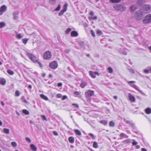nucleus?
<instances>
[{
    "instance_id": "e2e57ef3",
    "label": "nucleus",
    "mask_w": 151,
    "mask_h": 151,
    "mask_svg": "<svg viewBox=\"0 0 151 151\" xmlns=\"http://www.w3.org/2000/svg\"><path fill=\"white\" fill-rule=\"evenodd\" d=\"M62 85V84L61 83H59L58 84V86L59 87H61Z\"/></svg>"
},
{
    "instance_id": "13d9d810",
    "label": "nucleus",
    "mask_w": 151,
    "mask_h": 151,
    "mask_svg": "<svg viewBox=\"0 0 151 151\" xmlns=\"http://www.w3.org/2000/svg\"><path fill=\"white\" fill-rule=\"evenodd\" d=\"M144 71L146 73H149V70H146V69L144 70Z\"/></svg>"
},
{
    "instance_id": "b1692460",
    "label": "nucleus",
    "mask_w": 151,
    "mask_h": 151,
    "mask_svg": "<svg viewBox=\"0 0 151 151\" xmlns=\"http://www.w3.org/2000/svg\"><path fill=\"white\" fill-rule=\"evenodd\" d=\"M22 111L24 114L26 115H28L29 114V111L26 109L22 110Z\"/></svg>"
},
{
    "instance_id": "bf43d9fd",
    "label": "nucleus",
    "mask_w": 151,
    "mask_h": 151,
    "mask_svg": "<svg viewBox=\"0 0 151 151\" xmlns=\"http://www.w3.org/2000/svg\"><path fill=\"white\" fill-rule=\"evenodd\" d=\"M129 71L130 73H134V70L132 69H129Z\"/></svg>"
},
{
    "instance_id": "a18cd8bd",
    "label": "nucleus",
    "mask_w": 151,
    "mask_h": 151,
    "mask_svg": "<svg viewBox=\"0 0 151 151\" xmlns=\"http://www.w3.org/2000/svg\"><path fill=\"white\" fill-rule=\"evenodd\" d=\"M96 32L97 34H98L100 35H101L102 34V32L101 30H97Z\"/></svg>"
},
{
    "instance_id": "8fccbe9b",
    "label": "nucleus",
    "mask_w": 151,
    "mask_h": 151,
    "mask_svg": "<svg viewBox=\"0 0 151 151\" xmlns=\"http://www.w3.org/2000/svg\"><path fill=\"white\" fill-rule=\"evenodd\" d=\"M26 140L28 142L30 143L31 142V141L30 139L28 137H26Z\"/></svg>"
},
{
    "instance_id": "ddd939ff",
    "label": "nucleus",
    "mask_w": 151,
    "mask_h": 151,
    "mask_svg": "<svg viewBox=\"0 0 151 151\" xmlns=\"http://www.w3.org/2000/svg\"><path fill=\"white\" fill-rule=\"evenodd\" d=\"M137 7L136 5H132L130 8V10L131 11L134 12L137 9Z\"/></svg>"
},
{
    "instance_id": "bb28decb",
    "label": "nucleus",
    "mask_w": 151,
    "mask_h": 151,
    "mask_svg": "<svg viewBox=\"0 0 151 151\" xmlns=\"http://www.w3.org/2000/svg\"><path fill=\"white\" fill-rule=\"evenodd\" d=\"M3 131L4 133L8 134L9 133V129L6 128H4L3 129Z\"/></svg>"
},
{
    "instance_id": "72a5a7b5",
    "label": "nucleus",
    "mask_w": 151,
    "mask_h": 151,
    "mask_svg": "<svg viewBox=\"0 0 151 151\" xmlns=\"http://www.w3.org/2000/svg\"><path fill=\"white\" fill-rule=\"evenodd\" d=\"M75 133L78 135H81V132L78 129H76L75 131Z\"/></svg>"
},
{
    "instance_id": "79ce46f5",
    "label": "nucleus",
    "mask_w": 151,
    "mask_h": 151,
    "mask_svg": "<svg viewBox=\"0 0 151 151\" xmlns=\"http://www.w3.org/2000/svg\"><path fill=\"white\" fill-rule=\"evenodd\" d=\"M68 6V4L67 3H65L64 5L63 8V9H65V10L66 11L67 10V7Z\"/></svg>"
},
{
    "instance_id": "4c0bfd02",
    "label": "nucleus",
    "mask_w": 151,
    "mask_h": 151,
    "mask_svg": "<svg viewBox=\"0 0 151 151\" xmlns=\"http://www.w3.org/2000/svg\"><path fill=\"white\" fill-rule=\"evenodd\" d=\"M71 29L70 28H68L65 31V33L66 34H68L69 32L71 31Z\"/></svg>"
},
{
    "instance_id": "423d86ee",
    "label": "nucleus",
    "mask_w": 151,
    "mask_h": 151,
    "mask_svg": "<svg viewBox=\"0 0 151 151\" xmlns=\"http://www.w3.org/2000/svg\"><path fill=\"white\" fill-rule=\"evenodd\" d=\"M52 56L51 52L50 51H46L44 54L43 58L46 60L49 59Z\"/></svg>"
},
{
    "instance_id": "49530a36",
    "label": "nucleus",
    "mask_w": 151,
    "mask_h": 151,
    "mask_svg": "<svg viewBox=\"0 0 151 151\" xmlns=\"http://www.w3.org/2000/svg\"><path fill=\"white\" fill-rule=\"evenodd\" d=\"M61 8L60 5L59 4L58 7L55 9V10L56 11H58L60 10Z\"/></svg>"
},
{
    "instance_id": "c85d7f7f",
    "label": "nucleus",
    "mask_w": 151,
    "mask_h": 151,
    "mask_svg": "<svg viewBox=\"0 0 151 151\" xmlns=\"http://www.w3.org/2000/svg\"><path fill=\"white\" fill-rule=\"evenodd\" d=\"M100 123L104 125H106L107 123V121L105 120H101L100 121Z\"/></svg>"
},
{
    "instance_id": "7c9ffc66",
    "label": "nucleus",
    "mask_w": 151,
    "mask_h": 151,
    "mask_svg": "<svg viewBox=\"0 0 151 151\" xmlns=\"http://www.w3.org/2000/svg\"><path fill=\"white\" fill-rule=\"evenodd\" d=\"M93 147L95 148H97L98 147V144L96 142H94L93 144Z\"/></svg>"
},
{
    "instance_id": "c03bdc74",
    "label": "nucleus",
    "mask_w": 151,
    "mask_h": 151,
    "mask_svg": "<svg viewBox=\"0 0 151 151\" xmlns=\"http://www.w3.org/2000/svg\"><path fill=\"white\" fill-rule=\"evenodd\" d=\"M55 0H50L49 2L52 4H54L55 3Z\"/></svg>"
},
{
    "instance_id": "774afa93",
    "label": "nucleus",
    "mask_w": 151,
    "mask_h": 151,
    "mask_svg": "<svg viewBox=\"0 0 151 151\" xmlns=\"http://www.w3.org/2000/svg\"><path fill=\"white\" fill-rule=\"evenodd\" d=\"M141 151H147V150L146 149L144 148H142L141 149Z\"/></svg>"
},
{
    "instance_id": "dca6fc26",
    "label": "nucleus",
    "mask_w": 151,
    "mask_h": 151,
    "mask_svg": "<svg viewBox=\"0 0 151 151\" xmlns=\"http://www.w3.org/2000/svg\"><path fill=\"white\" fill-rule=\"evenodd\" d=\"M144 0H138L137 3L138 5H141L144 3Z\"/></svg>"
},
{
    "instance_id": "2f4dec72",
    "label": "nucleus",
    "mask_w": 151,
    "mask_h": 151,
    "mask_svg": "<svg viewBox=\"0 0 151 151\" xmlns=\"http://www.w3.org/2000/svg\"><path fill=\"white\" fill-rule=\"evenodd\" d=\"M66 11L65 9H63L59 13V15L60 16H61Z\"/></svg>"
},
{
    "instance_id": "37998d69",
    "label": "nucleus",
    "mask_w": 151,
    "mask_h": 151,
    "mask_svg": "<svg viewBox=\"0 0 151 151\" xmlns=\"http://www.w3.org/2000/svg\"><path fill=\"white\" fill-rule=\"evenodd\" d=\"M91 33L92 35L94 37H95V32L93 31V30H91Z\"/></svg>"
},
{
    "instance_id": "f03ea898",
    "label": "nucleus",
    "mask_w": 151,
    "mask_h": 151,
    "mask_svg": "<svg viewBox=\"0 0 151 151\" xmlns=\"http://www.w3.org/2000/svg\"><path fill=\"white\" fill-rule=\"evenodd\" d=\"M114 8L115 10L121 12H123L125 10L126 8L124 5L116 4L114 5Z\"/></svg>"
},
{
    "instance_id": "2eb2a0df",
    "label": "nucleus",
    "mask_w": 151,
    "mask_h": 151,
    "mask_svg": "<svg viewBox=\"0 0 151 151\" xmlns=\"http://www.w3.org/2000/svg\"><path fill=\"white\" fill-rule=\"evenodd\" d=\"M78 34L77 32L73 31L71 33V36L72 37H76L78 36Z\"/></svg>"
},
{
    "instance_id": "680f3d73",
    "label": "nucleus",
    "mask_w": 151,
    "mask_h": 151,
    "mask_svg": "<svg viewBox=\"0 0 151 151\" xmlns=\"http://www.w3.org/2000/svg\"><path fill=\"white\" fill-rule=\"evenodd\" d=\"M57 96L58 98H60L61 97V95L60 94H58Z\"/></svg>"
},
{
    "instance_id": "338daca9",
    "label": "nucleus",
    "mask_w": 151,
    "mask_h": 151,
    "mask_svg": "<svg viewBox=\"0 0 151 151\" xmlns=\"http://www.w3.org/2000/svg\"><path fill=\"white\" fill-rule=\"evenodd\" d=\"M94 73H95V75H96L98 76H100V75H99V74L97 72H94Z\"/></svg>"
},
{
    "instance_id": "4be33fe9",
    "label": "nucleus",
    "mask_w": 151,
    "mask_h": 151,
    "mask_svg": "<svg viewBox=\"0 0 151 151\" xmlns=\"http://www.w3.org/2000/svg\"><path fill=\"white\" fill-rule=\"evenodd\" d=\"M145 113L147 114H149L151 113V109L148 108L145 109Z\"/></svg>"
},
{
    "instance_id": "9b49d317",
    "label": "nucleus",
    "mask_w": 151,
    "mask_h": 151,
    "mask_svg": "<svg viewBox=\"0 0 151 151\" xmlns=\"http://www.w3.org/2000/svg\"><path fill=\"white\" fill-rule=\"evenodd\" d=\"M6 9V7L5 5L2 6L0 8V15L2 14V12L5 11Z\"/></svg>"
},
{
    "instance_id": "864d4df0",
    "label": "nucleus",
    "mask_w": 151,
    "mask_h": 151,
    "mask_svg": "<svg viewBox=\"0 0 151 151\" xmlns=\"http://www.w3.org/2000/svg\"><path fill=\"white\" fill-rule=\"evenodd\" d=\"M72 105L74 106L76 108H78L79 107L78 105L77 104H72Z\"/></svg>"
},
{
    "instance_id": "0eeeda50",
    "label": "nucleus",
    "mask_w": 151,
    "mask_h": 151,
    "mask_svg": "<svg viewBox=\"0 0 151 151\" xmlns=\"http://www.w3.org/2000/svg\"><path fill=\"white\" fill-rule=\"evenodd\" d=\"M50 66L51 68L52 69H55L57 68L58 66V64L56 61H54L50 64Z\"/></svg>"
},
{
    "instance_id": "a878e982",
    "label": "nucleus",
    "mask_w": 151,
    "mask_h": 151,
    "mask_svg": "<svg viewBox=\"0 0 151 151\" xmlns=\"http://www.w3.org/2000/svg\"><path fill=\"white\" fill-rule=\"evenodd\" d=\"M150 8V6L149 5H145V10L147 12Z\"/></svg>"
},
{
    "instance_id": "f704fd0d",
    "label": "nucleus",
    "mask_w": 151,
    "mask_h": 151,
    "mask_svg": "<svg viewBox=\"0 0 151 151\" xmlns=\"http://www.w3.org/2000/svg\"><path fill=\"white\" fill-rule=\"evenodd\" d=\"M7 72L9 74L11 75H13L14 74V72L13 71L10 70L9 69L7 70Z\"/></svg>"
},
{
    "instance_id": "6ab92c4d",
    "label": "nucleus",
    "mask_w": 151,
    "mask_h": 151,
    "mask_svg": "<svg viewBox=\"0 0 151 151\" xmlns=\"http://www.w3.org/2000/svg\"><path fill=\"white\" fill-rule=\"evenodd\" d=\"M89 73L91 76L93 78H95L96 77L95 75L94 72H93L92 71H89Z\"/></svg>"
},
{
    "instance_id": "cd10ccee",
    "label": "nucleus",
    "mask_w": 151,
    "mask_h": 151,
    "mask_svg": "<svg viewBox=\"0 0 151 151\" xmlns=\"http://www.w3.org/2000/svg\"><path fill=\"white\" fill-rule=\"evenodd\" d=\"M22 41L24 44H26L28 41V39L26 38H23L22 39Z\"/></svg>"
},
{
    "instance_id": "7ed1b4c3",
    "label": "nucleus",
    "mask_w": 151,
    "mask_h": 151,
    "mask_svg": "<svg viewBox=\"0 0 151 151\" xmlns=\"http://www.w3.org/2000/svg\"><path fill=\"white\" fill-rule=\"evenodd\" d=\"M143 23L147 24L151 22V15L149 14L146 16L143 19Z\"/></svg>"
},
{
    "instance_id": "052dcab7",
    "label": "nucleus",
    "mask_w": 151,
    "mask_h": 151,
    "mask_svg": "<svg viewBox=\"0 0 151 151\" xmlns=\"http://www.w3.org/2000/svg\"><path fill=\"white\" fill-rule=\"evenodd\" d=\"M128 83H135V81H128Z\"/></svg>"
},
{
    "instance_id": "4468645a",
    "label": "nucleus",
    "mask_w": 151,
    "mask_h": 151,
    "mask_svg": "<svg viewBox=\"0 0 151 151\" xmlns=\"http://www.w3.org/2000/svg\"><path fill=\"white\" fill-rule=\"evenodd\" d=\"M119 136L120 137H121L120 138V139H122L124 138H127L128 137V136L126 134H125L124 133H121L119 135Z\"/></svg>"
},
{
    "instance_id": "603ef678",
    "label": "nucleus",
    "mask_w": 151,
    "mask_h": 151,
    "mask_svg": "<svg viewBox=\"0 0 151 151\" xmlns=\"http://www.w3.org/2000/svg\"><path fill=\"white\" fill-rule=\"evenodd\" d=\"M52 133L55 136H57L58 135V133L55 131H53L52 132Z\"/></svg>"
},
{
    "instance_id": "f8f14e48",
    "label": "nucleus",
    "mask_w": 151,
    "mask_h": 151,
    "mask_svg": "<svg viewBox=\"0 0 151 151\" xmlns=\"http://www.w3.org/2000/svg\"><path fill=\"white\" fill-rule=\"evenodd\" d=\"M129 100L132 102H134L135 101V97L130 93H129Z\"/></svg>"
},
{
    "instance_id": "5fc2aeb1",
    "label": "nucleus",
    "mask_w": 151,
    "mask_h": 151,
    "mask_svg": "<svg viewBox=\"0 0 151 151\" xmlns=\"http://www.w3.org/2000/svg\"><path fill=\"white\" fill-rule=\"evenodd\" d=\"M37 63L38 64L40 68H42V64L40 62L38 61L37 60Z\"/></svg>"
},
{
    "instance_id": "f257e3e1",
    "label": "nucleus",
    "mask_w": 151,
    "mask_h": 151,
    "mask_svg": "<svg viewBox=\"0 0 151 151\" xmlns=\"http://www.w3.org/2000/svg\"><path fill=\"white\" fill-rule=\"evenodd\" d=\"M134 17L137 21L141 20L143 17V14L142 11L140 10L136 11L135 13Z\"/></svg>"
},
{
    "instance_id": "412c9836",
    "label": "nucleus",
    "mask_w": 151,
    "mask_h": 151,
    "mask_svg": "<svg viewBox=\"0 0 151 151\" xmlns=\"http://www.w3.org/2000/svg\"><path fill=\"white\" fill-rule=\"evenodd\" d=\"M40 97L42 99H43L45 100H46V101H47L48 99L47 97L46 96H45V95H44L43 94H41L40 95Z\"/></svg>"
},
{
    "instance_id": "39448f33",
    "label": "nucleus",
    "mask_w": 151,
    "mask_h": 151,
    "mask_svg": "<svg viewBox=\"0 0 151 151\" xmlns=\"http://www.w3.org/2000/svg\"><path fill=\"white\" fill-rule=\"evenodd\" d=\"M94 94V91L89 90H86L85 93V95L86 97L87 98H89L91 96H92Z\"/></svg>"
},
{
    "instance_id": "393cba45",
    "label": "nucleus",
    "mask_w": 151,
    "mask_h": 151,
    "mask_svg": "<svg viewBox=\"0 0 151 151\" xmlns=\"http://www.w3.org/2000/svg\"><path fill=\"white\" fill-rule=\"evenodd\" d=\"M6 81L4 78H1L0 79V83L2 85H4L6 83Z\"/></svg>"
},
{
    "instance_id": "6e6d98bb",
    "label": "nucleus",
    "mask_w": 151,
    "mask_h": 151,
    "mask_svg": "<svg viewBox=\"0 0 151 151\" xmlns=\"http://www.w3.org/2000/svg\"><path fill=\"white\" fill-rule=\"evenodd\" d=\"M70 51V49H66L65 50L64 52L65 53H68Z\"/></svg>"
},
{
    "instance_id": "aec40b11",
    "label": "nucleus",
    "mask_w": 151,
    "mask_h": 151,
    "mask_svg": "<svg viewBox=\"0 0 151 151\" xmlns=\"http://www.w3.org/2000/svg\"><path fill=\"white\" fill-rule=\"evenodd\" d=\"M18 14V12H14L13 13V19H16L17 18V15Z\"/></svg>"
},
{
    "instance_id": "de8ad7c7",
    "label": "nucleus",
    "mask_w": 151,
    "mask_h": 151,
    "mask_svg": "<svg viewBox=\"0 0 151 151\" xmlns=\"http://www.w3.org/2000/svg\"><path fill=\"white\" fill-rule=\"evenodd\" d=\"M19 95H20V93H19V91H16L15 92V96H19Z\"/></svg>"
},
{
    "instance_id": "4d7b16f0",
    "label": "nucleus",
    "mask_w": 151,
    "mask_h": 151,
    "mask_svg": "<svg viewBox=\"0 0 151 151\" xmlns=\"http://www.w3.org/2000/svg\"><path fill=\"white\" fill-rule=\"evenodd\" d=\"M67 98V97L66 96H63L62 98V100H64Z\"/></svg>"
},
{
    "instance_id": "6e6552de",
    "label": "nucleus",
    "mask_w": 151,
    "mask_h": 151,
    "mask_svg": "<svg viewBox=\"0 0 151 151\" xmlns=\"http://www.w3.org/2000/svg\"><path fill=\"white\" fill-rule=\"evenodd\" d=\"M124 121L127 124H129L132 127H135V124L132 121H130L127 120L125 118L123 119Z\"/></svg>"
},
{
    "instance_id": "a19ab883",
    "label": "nucleus",
    "mask_w": 151,
    "mask_h": 151,
    "mask_svg": "<svg viewBox=\"0 0 151 151\" xmlns=\"http://www.w3.org/2000/svg\"><path fill=\"white\" fill-rule=\"evenodd\" d=\"M11 144L14 147H15L17 146L16 143L14 142H12L11 143Z\"/></svg>"
},
{
    "instance_id": "09e8293b",
    "label": "nucleus",
    "mask_w": 151,
    "mask_h": 151,
    "mask_svg": "<svg viewBox=\"0 0 151 151\" xmlns=\"http://www.w3.org/2000/svg\"><path fill=\"white\" fill-rule=\"evenodd\" d=\"M134 139H133L132 141H134L132 142V144L133 145H136L137 144V142L134 141Z\"/></svg>"
},
{
    "instance_id": "58836bf2",
    "label": "nucleus",
    "mask_w": 151,
    "mask_h": 151,
    "mask_svg": "<svg viewBox=\"0 0 151 151\" xmlns=\"http://www.w3.org/2000/svg\"><path fill=\"white\" fill-rule=\"evenodd\" d=\"M108 72L110 73H112L113 72L112 69L110 67H109L108 68Z\"/></svg>"
},
{
    "instance_id": "20e7f679",
    "label": "nucleus",
    "mask_w": 151,
    "mask_h": 151,
    "mask_svg": "<svg viewBox=\"0 0 151 151\" xmlns=\"http://www.w3.org/2000/svg\"><path fill=\"white\" fill-rule=\"evenodd\" d=\"M27 55L34 63H35L37 62L36 57L33 54L28 52L27 53Z\"/></svg>"
},
{
    "instance_id": "c756f323",
    "label": "nucleus",
    "mask_w": 151,
    "mask_h": 151,
    "mask_svg": "<svg viewBox=\"0 0 151 151\" xmlns=\"http://www.w3.org/2000/svg\"><path fill=\"white\" fill-rule=\"evenodd\" d=\"M22 37V36L20 34H18L16 35V37L18 39H21Z\"/></svg>"
},
{
    "instance_id": "f3484780",
    "label": "nucleus",
    "mask_w": 151,
    "mask_h": 151,
    "mask_svg": "<svg viewBox=\"0 0 151 151\" xmlns=\"http://www.w3.org/2000/svg\"><path fill=\"white\" fill-rule=\"evenodd\" d=\"M30 147L33 151H37V148L34 145L31 144L30 145Z\"/></svg>"
},
{
    "instance_id": "3c124183",
    "label": "nucleus",
    "mask_w": 151,
    "mask_h": 151,
    "mask_svg": "<svg viewBox=\"0 0 151 151\" xmlns=\"http://www.w3.org/2000/svg\"><path fill=\"white\" fill-rule=\"evenodd\" d=\"M41 117L43 120H47V119L45 115H41Z\"/></svg>"
},
{
    "instance_id": "a211bd4d",
    "label": "nucleus",
    "mask_w": 151,
    "mask_h": 151,
    "mask_svg": "<svg viewBox=\"0 0 151 151\" xmlns=\"http://www.w3.org/2000/svg\"><path fill=\"white\" fill-rule=\"evenodd\" d=\"M87 85V83L85 82H81V83L80 84V86L82 88H84Z\"/></svg>"
},
{
    "instance_id": "c9c22d12",
    "label": "nucleus",
    "mask_w": 151,
    "mask_h": 151,
    "mask_svg": "<svg viewBox=\"0 0 151 151\" xmlns=\"http://www.w3.org/2000/svg\"><path fill=\"white\" fill-rule=\"evenodd\" d=\"M123 142L125 143H130L131 140L130 139H128L124 140Z\"/></svg>"
},
{
    "instance_id": "e433bc0d",
    "label": "nucleus",
    "mask_w": 151,
    "mask_h": 151,
    "mask_svg": "<svg viewBox=\"0 0 151 151\" xmlns=\"http://www.w3.org/2000/svg\"><path fill=\"white\" fill-rule=\"evenodd\" d=\"M115 125V123L113 121H111L109 122V125L111 127H113Z\"/></svg>"
},
{
    "instance_id": "9d476101",
    "label": "nucleus",
    "mask_w": 151,
    "mask_h": 151,
    "mask_svg": "<svg viewBox=\"0 0 151 151\" xmlns=\"http://www.w3.org/2000/svg\"><path fill=\"white\" fill-rule=\"evenodd\" d=\"M130 86L134 88L136 90H137L139 92H140V93H141L143 95H145V93H144L142 92V91H141V90H139V88H138V87L137 86L135 85V84H132V85H131L130 84Z\"/></svg>"
},
{
    "instance_id": "5701e85b",
    "label": "nucleus",
    "mask_w": 151,
    "mask_h": 151,
    "mask_svg": "<svg viewBox=\"0 0 151 151\" xmlns=\"http://www.w3.org/2000/svg\"><path fill=\"white\" fill-rule=\"evenodd\" d=\"M69 141L70 142L73 143L74 142V139L73 137H70L69 138Z\"/></svg>"
},
{
    "instance_id": "473e14b6",
    "label": "nucleus",
    "mask_w": 151,
    "mask_h": 151,
    "mask_svg": "<svg viewBox=\"0 0 151 151\" xmlns=\"http://www.w3.org/2000/svg\"><path fill=\"white\" fill-rule=\"evenodd\" d=\"M121 1V0H110V1L112 3H118Z\"/></svg>"
},
{
    "instance_id": "0e129e2a",
    "label": "nucleus",
    "mask_w": 151,
    "mask_h": 151,
    "mask_svg": "<svg viewBox=\"0 0 151 151\" xmlns=\"http://www.w3.org/2000/svg\"><path fill=\"white\" fill-rule=\"evenodd\" d=\"M74 94L75 95H78L79 94V93L78 91H75L74 92Z\"/></svg>"
},
{
    "instance_id": "69168bd1",
    "label": "nucleus",
    "mask_w": 151,
    "mask_h": 151,
    "mask_svg": "<svg viewBox=\"0 0 151 151\" xmlns=\"http://www.w3.org/2000/svg\"><path fill=\"white\" fill-rule=\"evenodd\" d=\"M89 135H90L92 138H94V136L93 135L92 133H89Z\"/></svg>"
},
{
    "instance_id": "ea45409f",
    "label": "nucleus",
    "mask_w": 151,
    "mask_h": 151,
    "mask_svg": "<svg viewBox=\"0 0 151 151\" xmlns=\"http://www.w3.org/2000/svg\"><path fill=\"white\" fill-rule=\"evenodd\" d=\"M5 23L3 22L0 23V28H1L5 26Z\"/></svg>"
},
{
    "instance_id": "1a4fd4ad",
    "label": "nucleus",
    "mask_w": 151,
    "mask_h": 151,
    "mask_svg": "<svg viewBox=\"0 0 151 151\" xmlns=\"http://www.w3.org/2000/svg\"><path fill=\"white\" fill-rule=\"evenodd\" d=\"M89 14V15L91 16V17H88L89 19V20H91L92 19H96L97 18V17L96 16H95L93 17V16L94 14V13L93 12H90Z\"/></svg>"
}]
</instances>
